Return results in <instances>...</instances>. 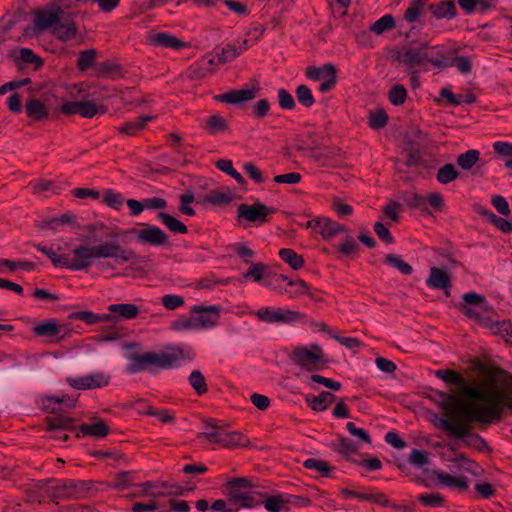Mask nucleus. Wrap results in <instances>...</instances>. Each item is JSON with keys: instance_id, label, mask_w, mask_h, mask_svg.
Wrapping results in <instances>:
<instances>
[{"instance_id": "58836bf2", "label": "nucleus", "mask_w": 512, "mask_h": 512, "mask_svg": "<svg viewBox=\"0 0 512 512\" xmlns=\"http://www.w3.org/2000/svg\"><path fill=\"white\" fill-rule=\"evenodd\" d=\"M459 172L451 163H447L440 167L436 174V179L441 184H448L459 177Z\"/></svg>"}, {"instance_id": "6e6552de", "label": "nucleus", "mask_w": 512, "mask_h": 512, "mask_svg": "<svg viewBox=\"0 0 512 512\" xmlns=\"http://www.w3.org/2000/svg\"><path fill=\"white\" fill-rule=\"evenodd\" d=\"M426 47L427 43L423 41L409 42L401 47L396 58L408 68L423 66L426 64Z\"/></svg>"}, {"instance_id": "f03ea898", "label": "nucleus", "mask_w": 512, "mask_h": 512, "mask_svg": "<svg viewBox=\"0 0 512 512\" xmlns=\"http://www.w3.org/2000/svg\"><path fill=\"white\" fill-rule=\"evenodd\" d=\"M182 358L183 351L181 349L162 353H134L129 356V363L126 367V372L128 374H136L148 370L150 367L171 369L176 367Z\"/></svg>"}, {"instance_id": "8fccbe9b", "label": "nucleus", "mask_w": 512, "mask_h": 512, "mask_svg": "<svg viewBox=\"0 0 512 512\" xmlns=\"http://www.w3.org/2000/svg\"><path fill=\"white\" fill-rule=\"evenodd\" d=\"M304 467L307 469H314L318 471L322 476H329V473L331 471V466L328 464V462L316 458H309L305 460Z\"/></svg>"}, {"instance_id": "79ce46f5", "label": "nucleus", "mask_w": 512, "mask_h": 512, "mask_svg": "<svg viewBox=\"0 0 512 512\" xmlns=\"http://www.w3.org/2000/svg\"><path fill=\"white\" fill-rule=\"evenodd\" d=\"M36 249L45 254L56 267H65L68 269V258L65 255H58L52 248H47L41 244L35 245Z\"/></svg>"}, {"instance_id": "774afa93", "label": "nucleus", "mask_w": 512, "mask_h": 512, "mask_svg": "<svg viewBox=\"0 0 512 512\" xmlns=\"http://www.w3.org/2000/svg\"><path fill=\"white\" fill-rule=\"evenodd\" d=\"M162 304L167 310H175L184 305V298L179 295L167 294L162 297Z\"/></svg>"}, {"instance_id": "c756f323", "label": "nucleus", "mask_w": 512, "mask_h": 512, "mask_svg": "<svg viewBox=\"0 0 512 512\" xmlns=\"http://www.w3.org/2000/svg\"><path fill=\"white\" fill-rule=\"evenodd\" d=\"M434 475H436L438 481L447 487L456 488L458 490L464 491L468 488L467 478L465 476L454 477L448 473L443 471H434Z\"/></svg>"}, {"instance_id": "20e7f679", "label": "nucleus", "mask_w": 512, "mask_h": 512, "mask_svg": "<svg viewBox=\"0 0 512 512\" xmlns=\"http://www.w3.org/2000/svg\"><path fill=\"white\" fill-rule=\"evenodd\" d=\"M228 502L232 507L253 508L262 502L261 493L251 490V481L247 478H232L226 483Z\"/></svg>"}, {"instance_id": "7c9ffc66", "label": "nucleus", "mask_w": 512, "mask_h": 512, "mask_svg": "<svg viewBox=\"0 0 512 512\" xmlns=\"http://www.w3.org/2000/svg\"><path fill=\"white\" fill-rule=\"evenodd\" d=\"M244 441L247 442V439L241 433L231 431L225 426L217 444L225 448H234L236 446H244Z\"/></svg>"}, {"instance_id": "2eb2a0df", "label": "nucleus", "mask_w": 512, "mask_h": 512, "mask_svg": "<svg viewBox=\"0 0 512 512\" xmlns=\"http://www.w3.org/2000/svg\"><path fill=\"white\" fill-rule=\"evenodd\" d=\"M64 14L63 8L58 4H53L50 8L37 11L35 13V25L39 30L53 31L59 20Z\"/></svg>"}, {"instance_id": "bf43d9fd", "label": "nucleus", "mask_w": 512, "mask_h": 512, "mask_svg": "<svg viewBox=\"0 0 512 512\" xmlns=\"http://www.w3.org/2000/svg\"><path fill=\"white\" fill-rule=\"evenodd\" d=\"M426 0H413L404 14L405 20L414 22L417 20L420 11L425 6Z\"/></svg>"}, {"instance_id": "a18cd8bd", "label": "nucleus", "mask_w": 512, "mask_h": 512, "mask_svg": "<svg viewBox=\"0 0 512 512\" xmlns=\"http://www.w3.org/2000/svg\"><path fill=\"white\" fill-rule=\"evenodd\" d=\"M97 51L95 49L83 50L79 53L77 68L80 71H86L95 63Z\"/></svg>"}, {"instance_id": "dca6fc26", "label": "nucleus", "mask_w": 512, "mask_h": 512, "mask_svg": "<svg viewBox=\"0 0 512 512\" xmlns=\"http://www.w3.org/2000/svg\"><path fill=\"white\" fill-rule=\"evenodd\" d=\"M427 56H425L426 63H430L438 69H445L451 67L453 62L450 61L452 55L457 53L455 49H448L444 46H430L426 47Z\"/></svg>"}, {"instance_id": "5701e85b", "label": "nucleus", "mask_w": 512, "mask_h": 512, "mask_svg": "<svg viewBox=\"0 0 512 512\" xmlns=\"http://www.w3.org/2000/svg\"><path fill=\"white\" fill-rule=\"evenodd\" d=\"M78 430L82 433L83 436H91L95 438H104L110 432V428L102 419L90 424L82 423L78 427Z\"/></svg>"}, {"instance_id": "7ed1b4c3", "label": "nucleus", "mask_w": 512, "mask_h": 512, "mask_svg": "<svg viewBox=\"0 0 512 512\" xmlns=\"http://www.w3.org/2000/svg\"><path fill=\"white\" fill-rule=\"evenodd\" d=\"M443 401L440 403V407L446 411L449 421L452 423H460L461 421H483V418L478 410V400L467 397V400H463L454 394H441Z\"/></svg>"}, {"instance_id": "c85d7f7f", "label": "nucleus", "mask_w": 512, "mask_h": 512, "mask_svg": "<svg viewBox=\"0 0 512 512\" xmlns=\"http://www.w3.org/2000/svg\"><path fill=\"white\" fill-rule=\"evenodd\" d=\"M25 110L27 116L34 121H41L48 117V108L38 99L27 100Z\"/></svg>"}, {"instance_id": "c9c22d12", "label": "nucleus", "mask_w": 512, "mask_h": 512, "mask_svg": "<svg viewBox=\"0 0 512 512\" xmlns=\"http://www.w3.org/2000/svg\"><path fill=\"white\" fill-rule=\"evenodd\" d=\"M279 257L294 270L301 269L305 263L301 255L289 248L281 249L279 251Z\"/></svg>"}, {"instance_id": "cd10ccee", "label": "nucleus", "mask_w": 512, "mask_h": 512, "mask_svg": "<svg viewBox=\"0 0 512 512\" xmlns=\"http://www.w3.org/2000/svg\"><path fill=\"white\" fill-rule=\"evenodd\" d=\"M335 400V395L327 391H322L318 396L308 395L306 397L308 406L315 411L325 410Z\"/></svg>"}, {"instance_id": "0e129e2a", "label": "nucleus", "mask_w": 512, "mask_h": 512, "mask_svg": "<svg viewBox=\"0 0 512 512\" xmlns=\"http://www.w3.org/2000/svg\"><path fill=\"white\" fill-rule=\"evenodd\" d=\"M132 478L131 472H120L115 476V480L111 486L120 491L125 490L132 485Z\"/></svg>"}, {"instance_id": "e433bc0d", "label": "nucleus", "mask_w": 512, "mask_h": 512, "mask_svg": "<svg viewBox=\"0 0 512 512\" xmlns=\"http://www.w3.org/2000/svg\"><path fill=\"white\" fill-rule=\"evenodd\" d=\"M33 332L37 336L51 338L57 336L61 332V328L55 323L54 320H48L36 325L33 328Z\"/></svg>"}, {"instance_id": "864d4df0", "label": "nucleus", "mask_w": 512, "mask_h": 512, "mask_svg": "<svg viewBox=\"0 0 512 512\" xmlns=\"http://www.w3.org/2000/svg\"><path fill=\"white\" fill-rule=\"evenodd\" d=\"M287 285L290 287H293V286L296 287V289L293 291L289 290L287 288L284 289V293L288 294L290 298H296L302 294H306V293H308V290H309L308 284L302 279H298L295 281L288 279Z\"/></svg>"}, {"instance_id": "72a5a7b5", "label": "nucleus", "mask_w": 512, "mask_h": 512, "mask_svg": "<svg viewBox=\"0 0 512 512\" xmlns=\"http://www.w3.org/2000/svg\"><path fill=\"white\" fill-rule=\"evenodd\" d=\"M157 217L171 232L179 234H186L188 232L187 226L170 214L159 212Z\"/></svg>"}, {"instance_id": "69168bd1", "label": "nucleus", "mask_w": 512, "mask_h": 512, "mask_svg": "<svg viewBox=\"0 0 512 512\" xmlns=\"http://www.w3.org/2000/svg\"><path fill=\"white\" fill-rule=\"evenodd\" d=\"M69 319L81 320L89 325L99 323L98 314L88 310L73 312L69 315Z\"/></svg>"}, {"instance_id": "4c0bfd02", "label": "nucleus", "mask_w": 512, "mask_h": 512, "mask_svg": "<svg viewBox=\"0 0 512 512\" xmlns=\"http://www.w3.org/2000/svg\"><path fill=\"white\" fill-rule=\"evenodd\" d=\"M480 159V152L470 149L457 156L456 162L463 170H470Z\"/></svg>"}, {"instance_id": "2f4dec72", "label": "nucleus", "mask_w": 512, "mask_h": 512, "mask_svg": "<svg viewBox=\"0 0 512 512\" xmlns=\"http://www.w3.org/2000/svg\"><path fill=\"white\" fill-rule=\"evenodd\" d=\"M429 10L438 18H454L456 16V7L453 1H442L437 4H430Z\"/></svg>"}, {"instance_id": "603ef678", "label": "nucleus", "mask_w": 512, "mask_h": 512, "mask_svg": "<svg viewBox=\"0 0 512 512\" xmlns=\"http://www.w3.org/2000/svg\"><path fill=\"white\" fill-rule=\"evenodd\" d=\"M195 201L194 194L190 191H187L184 194H181L179 196V211L182 214L188 215V216H194L196 214L195 210L190 206L192 202Z\"/></svg>"}, {"instance_id": "39448f33", "label": "nucleus", "mask_w": 512, "mask_h": 512, "mask_svg": "<svg viewBox=\"0 0 512 512\" xmlns=\"http://www.w3.org/2000/svg\"><path fill=\"white\" fill-rule=\"evenodd\" d=\"M472 423L475 421L464 420L460 423H452L446 418H440L437 421V427L447 432L450 436L461 439L468 447H473L478 451H490L486 441L478 434L471 432Z\"/></svg>"}, {"instance_id": "423d86ee", "label": "nucleus", "mask_w": 512, "mask_h": 512, "mask_svg": "<svg viewBox=\"0 0 512 512\" xmlns=\"http://www.w3.org/2000/svg\"><path fill=\"white\" fill-rule=\"evenodd\" d=\"M49 491L52 500H81L95 494L94 482L88 480H56Z\"/></svg>"}, {"instance_id": "de8ad7c7", "label": "nucleus", "mask_w": 512, "mask_h": 512, "mask_svg": "<svg viewBox=\"0 0 512 512\" xmlns=\"http://www.w3.org/2000/svg\"><path fill=\"white\" fill-rule=\"evenodd\" d=\"M394 26V17L390 14H387L378 19L374 24H372L371 31H373L377 35H380L385 31L391 30L392 28H394Z\"/></svg>"}, {"instance_id": "393cba45", "label": "nucleus", "mask_w": 512, "mask_h": 512, "mask_svg": "<svg viewBox=\"0 0 512 512\" xmlns=\"http://www.w3.org/2000/svg\"><path fill=\"white\" fill-rule=\"evenodd\" d=\"M232 201L230 191L211 190L209 193L199 196L196 200L198 204L210 203L212 205H227Z\"/></svg>"}, {"instance_id": "f3484780", "label": "nucleus", "mask_w": 512, "mask_h": 512, "mask_svg": "<svg viewBox=\"0 0 512 512\" xmlns=\"http://www.w3.org/2000/svg\"><path fill=\"white\" fill-rule=\"evenodd\" d=\"M191 312L198 315L194 317L198 329L213 327L220 318V307L216 305H195L192 307Z\"/></svg>"}, {"instance_id": "aec40b11", "label": "nucleus", "mask_w": 512, "mask_h": 512, "mask_svg": "<svg viewBox=\"0 0 512 512\" xmlns=\"http://www.w3.org/2000/svg\"><path fill=\"white\" fill-rule=\"evenodd\" d=\"M259 88L231 90L215 97L217 101L229 104H239L253 100Z\"/></svg>"}, {"instance_id": "1a4fd4ad", "label": "nucleus", "mask_w": 512, "mask_h": 512, "mask_svg": "<svg viewBox=\"0 0 512 512\" xmlns=\"http://www.w3.org/2000/svg\"><path fill=\"white\" fill-rule=\"evenodd\" d=\"M337 70L331 63H326L321 67L309 66L305 70L307 78L315 81H322L319 86L321 93H327L332 90L337 83Z\"/></svg>"}, {"instance_id": "6e6d98bb", "label": "nucleus", "mask_w": 512, "mask_h": 512, "mask_svg": "<svg viewBox=\"0 0 512 512\" xmlns=\"http://www.w3.org/2000/svg\"><path fill=\"white\" fill-rule=\"evenodd\" d=\"M388 123V116L386 112L382 109L377 110L375 113L371 114L368 120L369 127L378 130L385 127Z\"/></svg>"}, {"instance_id": "5fc2aeb1", "label": "nucleus", "mask_w": 512, "mask_h": 512, "mask_svg": "<svg viewBox=\"0 0 512 512\" xmlns=\"http://www.w3.org/2000/svg\"><path fill=\"white\" fill-rule=\"evenodd\" d=\"M418 501L426 507H441L444 503V498L439 493H425L418 496Z\"/></svg>"}, {"instance_id": "b1692460", "label": "nucleus", "mask_w": 512, "mask_h": 512, "mask_svg": "<svg viewBox=\"0 0 512 512\" xmlns=\"http://www.w3.org/2000/svg\"><path fill=\"white\" fill-rule=\"evenodd\" d=\"M249 265L248 270L241 275V278L239 279L240 282H244L248 279L260 282L261 280L270 278V272L267 271L268 267L264 263L251 262Z\"/></svg>"}, {"instance_id": "4468645a", "label": "nucleus", "mask_w": 512, "mask_h": 512, "mask_svg": "<svg viewBox=\"0 0 512 512\" xmlns=\"http://www.w3.org/2000/svg\"><path fill=\"white\" fill-rule=\"evenodd\" d=\"M255 314L259 320L267 323H289L298 321L302 318V314L297 311L273 309L269 307H263Z\"/></svg>"}, {"instance_id": "a19ab883", "label": "nucleus", "mask_w": 512, "mask_h": 512, "mask_svg": "<svg viewBox=\"0 0 512 512\" xmlns=\"http://www.w3.org/2000/svg\"><path fill=\"white\" fill-rule=\"evenodd\" d=\"M188 382L199 396L208 391L205 377L200 370H193L189 375Z\"/></svg>"}, {"instance_id": "f257e3e1", "label": "nucleus", "mask_w": 512, "mask_h": 512, "mask_svg": "<svg viewBox=\"0 0 512 512\" xmlns=\"http://www.w3.org/2000/svg\"><path fill=\"white\" fill-rule=\"evenodd\" d=\"M73 259H68V269L72 271L85 270L95 259H113L121 265L137 257L135 251L124 249L117 241L103 242L98 245H78L73 249Z\"/></svg>"}, {"instance_id": "ddd939ff", "label": "nucleus", "mask_w": 512, "mask_h": 512, "mask_svg": "<svg viewBox=\"0 0 512 512\" xmlns=\"http://www.w3.org/2000/svg\"><path fill=\"white\" fill-rule=\"evenodd\" d=\"M110 378V375L97 372L82 377H68L66 381L74 389L90 390L108 386Z\"/></svg>"}, {"instance_id": "09e8293b", "label": "nucleus", "mask_w": 512, "mask_h": 512, "mask_svg": "<svg viewBox=\"0 0 512 512\" xmlns=\"http://www.w3.org/2000/svg\"><path fill=\"white\" fill-rule=\"evenodd\" d=\"M388 98L394 106H400L407 98V90L403 85L396 84L390 89Z\"/></svg>"}, {"instance_id": "c03bdc74", "label": "nucleus", "mask_w": 512, "mask_h": 512, "mask_svg": "<svg viewBox=\"0 0 512 512\" xmlns=\"http://www.w3.org/2000/svg\"><path fill=\"white\" fill-rule=\"evenodd\" d=\"M458 4L467 13L484 12L490 8V4L485 0H458Z\"/></svg>"}, {"instance_id": "ea45409f", "label": "nucleus", "mask_w": 512, "mask_h": 512, "mask_svg": "<svg viewBox=\"0 0 512 512\" xmlns=\"http://www.w3.org/2000/svg\"><path fill=\"white\" fill-rule=\"evenodd\" d=\"M384 263L399 270L404 275H411L413 272L412 266L395 254L385 255Z\"/></svg>"}, {"instance_id": "f8f14e48", "label": "nucleus", "mask_w": 512, "mask_h": 512, "mask_svg": "<svg viewBox=\"0 0 512 512\" xmlns=\"http://www.w3.org/2000/svg\"><path fill=\"white\" fill-rule=\"evenodd\" d=\"M60 111L65 115L79 114L84 118H93L97 114L105 113L102 106H98L94 101L82 100L64 103L60 107Z\"/></svg>"}, {"instance_id": "f704fd0d", "label": "nucleus", "mask_w": 512, "mask_h": 512, "mask_svg": "<svg viewBox=\"0 0 512 512\" xmlns=\"http://www.w3.org/2000/svg\"><path fill=\"white\" fill-rule=\"evenodd\" d=\"M204 129H206L210 134L214 135L227 131L229 129V125L226 119L218 114H215L207 118Z\"/></svg>"}, {"instance_id": "680f3d73", "label": "nucleus", "mask_w": 512, "mask_h": 512, "mask_svg": "<svg viewBox=\"0 0 512 512\" xmlns=\"http://www.w3.org/2000/svg\"><path fill=\"white\" fill-rule=\"evenodd\" d=\"M103 203L111 208L119 210L124 203V198L120 193L107 190L103 197Z\"/></svg>"}, {"instance_id": "9b49d317", "label": "nucleus", "mask_w": 512, "mask_h": 512, "mask_svg": "<svg viewBox=\"0 0 512 512\" xmlns=\"http://www.w3.org/2000/svg\"><path fill=\"white\" fill-rule=\"evenodd\" d=\"M275 213V209L260 201L254 202L252 205L240 204L237 208L238 220H246L247 222L265 223L268 221V216Z\"/></svg>"}, {"instance_id": "9d476101", "label": "nucleus", "mask_w": 512, "mask_h": 512, "mask_svg": "<svg viewBox=\"0 0 512 512\" xmlns=\"http://www.w3.org/2000/svg\"><path fill=\"white\" fill-rule=\"evenodd\" d=\"M142 229L132 228L129 233L133 234L136 240L143 245L164 246L168 243V235L155 225L140 224Z\"/></svg>"}, {"instance_id": "0eeeda50", "label": "nucleus", "mask_w": 512, "mask_h": 512, "mask_svg": "<svg viewBox=\"0 0 512 512\" xmlns=\"http://www.w3.org/2000/svg\"><path fill=\"white\" fill-rule=\"evenodd\" d=\"M291 361L306 370L312 372L318 370L325 363L322 348L317 344L307 347H296L290 354Z\"/></svg>"}, {"instance_id": "3c124183", "label": "nucleus", "mask_w": 512, "mask_h": 512, "mask_svg": "<svg viewBox=\"0 0 512 512\" xmlns=\"http://www.w3.org/2000/svg\"><path fill=\"white\" fill-rule=\"evenodd\" d=\"M170 328L174 331H184V330H196L197 325L194 317L181 316L178 319L174 320Z\"/></svg>"}, {"instance_id": "473e14b6", "label": "nucleus", "mask_w": 512, "mask_h": 512, "mask_svg": "<svg viewBox=\"0 0 512 512\" xmlns=\"http://www.w3.org/2000/svg\"><path fill=\"white\" fill-rule=\"evenodd\" d=\"M108 310L111 313H114L117 318L121 317L123 319H134L139 314V307L135 304H112L108 307Z\"/></svg>"}, {"instance_id": "4be33fe9", "label": "nucleus", "mask_w": 512, "mask_h": 512, "mask_svg": "<svg viewBox=\"0 0 512 512\" xmlns=\"http://www.w3.org/2000/svg\"><path fill=\"white\" fill-rule=\"evenodd\" d=\"M147 40L154 46H161L165 48L180 49L185 46V43L178 38L164 32L149 33Z\"/></svg>"}, {"instance_id": "a211bd4d", "label": "nucleus", "mask_w": 512, "mask_h": 512, "mask_svg": "<svg viewBox=\"0 0 512 512\" xmlns=\"http://www.w3.org/2000/svg\"><path fill=\"white\" fill-rule=\"evenodd\" d=\"M305 227L313 229L315 232L319 233L324 238H330L345 230L343 225L334 222L328 218H318L309 220L306 222Z\"/></svg>"}, {"instance_id": "49530a36", "label": "nucleus", "mask_w": 512, "mask_h": 512, "mask_svg": "<svg viewBox=\"0 0 512 512\" xmlns=\"http://www.w3.org/2000/svg\"><path fill=\"white\" fill-rule=\"evenodd\" d=\"M298 102L306 108H310L315 103L311 89L306 85H299L295 91Z\"/></svg>"}, {"instance_id": "052dcab7", "label": "nucleus", "mask_w": 512, "mask_h": 512, "mask_svg": "<svg viewBox=\"0 0 512 512\" xmlns=\"http://www.w3.org/2000/svg\"><path fill=\"white\" fill-rule=\"evenodd\" d=\"M261 504H264L269 512H280L281 508L285 506V497L283 495L267 497L262 499Z\"/></svg>"}, {"instance_id": "bb28decb", "label": "nucleus", "mask_w": 512, "mask_h": 512, "mask_svg": "<svg viewBox=\"0 0 512 512\" xmlns=\"http://www.w3.org/2000/svg\"><path fill=\"white\" fill-rule=\"evenodd\" d=\"M224 427V425H220L216 420H205L203 425L204 431L199 433L197 437H204L208 442L217 444Z\"/></svg>"}, {"instance_id": "e2e57ef3", "label": "nucleus", "mask_w": 512, "mask_h": 512, "mask_svg": "<svg viewBox=\"0 0 512 512\" xmlns=\"http://www.w3.org/2000/svg\"><path fill=\"white\" fill-rule=\"evenodd\" d=\"M278 104L284 110H293L296 107L293 96L284 88H281L277 92Z\"/></svg>"}, {"instance_id": "a878e982", "label": "nucleus", "mask_w": 512, "mask_h": 512, "mask_svg": "<svg viewBox=\"0 0 512 512\" xmlns=\"http://www.w3.org/2000/svg\"><path fill=\"white\" fill-rule=\"evenodd\" d=\"M155 119V116L147 115L140 116L132 121L125 122L122 126L118 127V132L127 136H134L139 131L143 130L146 124Z\"/></svg>"}, {"instance_id": "4d7b16f0", "label": "nucleus", "mask_w": 512, "mask_h": 512, "mask_svg": "<svg viewBox=\"0 0 512 512\" xmlns=\"http://www.w3.org/2000/svg\"><path fill=\"white\" fill-rule=\"evenodd\" d=\"M428 455L427 451L413 449L409 455L408 462L417 468H423L429 463Z\"/></svg>"}, {"instance_id": "6ab92c4d", "label": "nucleus", "mask_w": 512, "mask_h": 512, "mask_svg": "<svg viewBox=\"0 0 512 512\" xmlns=\"http://www.w3.org/2000/svg\"><path fill=\"white\" fill-rule=\"evenodd\" d=\"M52 34L59 40L67 42L74 39L78 34V27L70 14L64 12L63 16L54 27Z\"/></svg>"}, {"instance_id": "37998d69", "label": "nucleus", "mask_w": 512, "mask_h": 512, "mask_svg": "<svg viewBox=\"0 0 512 512\" xmlns=\"http://www.w3.org/2000/svg\"><path fill=\"white\" fill-rule=\"evenodd\" d=\"M437 378L456 386H463L465 384L464 377L458 372L450 369L437 370L435 372Z\"/></svg>"}, {"instance_id": "412c9836", "label": "nucleus", "mask_w": 512, "mask_h": 512, "mask_svg": "<svg viewBox=\"0 0 512 512\" xmlns=\"http://www.w3.org/2000/svg\"><path fill=\"white\" fill-rule=\"evenodd\" d=\"M426 285L433 289L448 290L452 287L449 274L440 268L431 267L430 275L426 279Z\"/></svg>"}, {"instance_id": "13d9d810", "label": "nucleus", "mask_w": 512, "mask_h": 512, "mask_svg": "<svg viewBox=\"0 0 512 512\" xmlns=\"http://www.w3.org/2000/svg\"><path fill=\"white\" fill-rule=\"evenodd\" d=\"M337 441H338L337 451L340 454L344 455L345 457H349L351 454L355 453L358 449L357 445H355L353 443V441L347 437L339 436Z\"/></svg>"}, {"instance_id": "338daca9", "label": "nucleus", "mask_w": 512, "mask_h": 512, "mask_svg": "<svg viewBox=\"0 0 512 512\" xmlns=\"http://www.w3.org/2000/svg\"><path fill=\"white\" fill-rule=\"evenodd\" d=\"M270 110V102L263 98L258 100L252 107V115L257 119H263L268 115Z\"/></svg>"}]
</instances>
